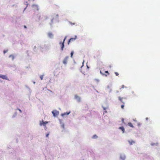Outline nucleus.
<instances>
[{
    "label": "nucleus",
    "instance_id": "f257e3e1",
    "mask_svg": "<svg viewBox=\"0 0 160 160\" xmlns=\"http://www.w3.org/2000/svg\"><path fill=\"white\" fill-rule=\"evenodd\" d=\"M126 158V156L124 153H121L119 154V160H125Z\"/></svg>",
    "mask_w": 160,
    "mask_h": 160
},
{
    "label": "nucleus",
    "instance_id": "f03ea898",
    "mask_svg": "<svg viewBox=\"0 0 160 160\" xmlns=\"http://www.w3.org/2000/svg\"><path fill=\"white\" fill-rule=\"evenodd\" d=\"M52 113L54 117L57 116L59 114V112L56 110L52 111Z\"/></svg>",
    "mask_w": 160,
    "mask_h": 160
},
{
    "label": "nucleus",
    "instance_id": "7ed1b4c3",
    "mask_svg": "<svg viewBox=\"0 0 160 160\" xmlns=\"http://www.w3.org/2000/svg\"><path fill=\"white\" fill-rule=\"evenodd\" d=\"M32 7L34 11L39 10L38 6L37 4H34L32 5Z\"/></svg>",
    "mask_w": 160,
    "mask_h": 160
},
{
    "label": "nucleus",
    "instance_id": "20e7f679",
    "mask_svg": "<svg viewBox=\"0 0 160 160\" xmlns=\"http://www.w3.org/2000/svg\"><path fill=\"white\" fill-rule=\"evenodd\" d=\"M48 37L50 38H53L54 37V34L51 32H49L47 33Z\"/></svg>",
    "mask_w": 160,
    "mask_h": 160
},
{
    "label": "nucleus",
    "instance_id": "39448f33",
    "mask_svg": "<svg viewBox=\"0 0 160 160\" xmlns=\"http://www.w3.org/2000/svg\"><path fill=\"white\" fill-rule=\"evenodd\" d=\"M0 78H2L3 79L7 80H9L8 78V77L6 75H3L2 74H0Z\"/></svg>",
    "mask_w": 160,
    "mask_h": 160
},
{
    "label": "nucleus",
    "instance_id": "423d86ee",
    "mask_svg": "<svg viewBox=\"0 0 160 160\" xmlns=\"http://www.w3.org/2000/svg\"><path fill=\"white\" fill-rule=\"evenodd\" d=\"M59 121L60 124L61 125V127L63 129H64V122H63L62 120L60 119H59Z\"/></svg>",
    "mask_w": 160,
    "mask_h": 160
},
{
    "label": "nucleus",
    "instance_id": "0eeeda50",
    "mask_svg": "<svg viewBox=\"0 0 160 160\" xmlns=\"http://www.w3.org/2000/svg\"><path fill=\"white\" fill-rule=\"evenodd\" d=\"M74 98L78 102H80L81 101V98L78 95H75Z\"/></svg>",
    "mask_w": 160,
    "mask_h": 160
},
{
    "label": "nucleus",
    "instance_id": "6e6552de",
    "mask_svg": "<svg viewBox=\"0 0 160 160\" xmlns=\"http://www.w3.org/2000/svg\"><path fill=\"white\" fill-rule=\"evenodd\" d=\"M68 58V56H66L64 58L63 61V64H64L65 65H66L67 64Z\"/></svg>",
    "mask_w": 160,
    "mask_h": 160
},
{
    "label": "nucleus",
    "instance_id": "1a4fd4ad",
    "mask_svg": "<svg viewBox=\"0 0 160 160\" xmlns=\"http://www.w3.org/2000/svg\"><path fill=\"white\" fill-rule=\"evenodd\" d=\"M48 123V122H44L43 120H42L41 122H40V124L41 126L43 125L44 126L46 127V124L47 123Z\"/></svg>",
    "mask_w": 160,
    "mask_h": 160
},
{
    "label": "nucleus",
    "instance_id": "9d476101",
    "mask_svg": "<svg viewBox=\"0 0 160 160\" xmlns=\"http://www.w3.org/2000/svg\"><path fill=\"white\" fill-rule=\"evenodd\" d=\"M70 113H71V111H69L68 112H64L63 113H62L61 114V115L63 117L66 115H68Z\"/></svg>",
    "mask_w": 160,
    "mask_h": 160
},
{
    "label": "nucleus",
    "instance_id": "9b49d317",
    "mask_svg": "<svg viewBox=\"0 0 160 160\" xmlns=\"http://www.w3.org/2000/svg\"><path fill=\"white\" fill-rule=\"evenodd\" d=\"M128 142L130 145H132L135 143V142L132 140H128Z\"/></svg>",
    "mask_w": 160,
    "mask_h": 160
},
{
    "label": "nucleus",
    "instance_id": "f8f14e48",
    "mask_svg": "<svg viewBox=\"0 0 160 160\" xmlns=\"http://www.w3.org/2000/svg\"><path fill=\"white\" fill-rule=\"evenodd\" d=\"M59 44H61V50L62 51L64 47V43H63V42L62 43L61 42H59Z\"/></svg>",
    "mask_w": 160,
    "mask_h": 160
},
{
    "label": "nucleus",
    "instance_id": "ddd939ff",
    "mask_svg": "<svg viewBox=\"0 0 160 160\" xmlns=\"http://www.w3.org/2000/svg\"><path fill=\"white\" fill-rule=\"evenodd\" d=\"M9 58H11L12 60H13L15 58V56L12 54L10 55L9 56Z\"/></svg>",
    "mask_w": 160,
    "mask_h": 160
},
{
    "label": "nucleus",
    "instance_id": "4468645a",
    "mask_svg": "<svg viewBox=\"0 0 160 160\" xmlns=\"http://www.w3.org/2000/svg\"><path fill=\"white\" fill-rule=\"evenodd\" d=\"M119 129L120 130H121L122 132V133H123L124 132V128L123 127H121L119 128Z\"/></svg>",
    "mask_w": 160,
    "mask_h": 160
},
{
    "label": "nucleus",
    "instance_id": "2eb2a0df",
    "mask_svg": "<svg viewBox=\"0 0 160 160\" xmlns=\"http://www.w3.org/2000/svg\"><path fill=\"white\" fill-rule=\"evenodd\" d=\"M76 38H77V36H75V38H71L70 39V40H69V42L73 41L75 40L76 39Z\"/></svg>",
    "mask_w": 160,
    "mask_h": 160
},
{
    "label": "nucleus",
    "instance_id": "dca6fc26",
    "mask_svg": "<svg viewBox=\"0 0 160 160\" xmlns=\"http://www.w3.org/2000/svg\"><path fill=\"white\" fill-rule=\"evenodd\" d=\"M17 112H15L13 115H12V118H15V117H16V116H17Z\"/></svg>",
    "mask_w": 160,
    "mask_h": 160
},
{
    "label": "nucleus",
    "instance_id": "f3484780",
    "mask_svg": "<svg viewBox=\"0 0 160 160\" xmlns=\"http://www.w3.org/2000/svg\"><path fill=\"white\" fill-rule=\"evenodd\" d=\"M158 144V143H151V145L152 146H157Z\"/></svg>",
    "mask_w": 160,
    "mask_h": 160
},
{
    "label": "nucleus",
    "instance_id": "a211bd4d",
    "mask_svg": "<svg viewBox=\"0 0 160 160\" xmlns=\"http://www.w3.org/2000/svg\"><path fill=\"white\" fill-rule=\"evenodd\" d=\"M28 89L29 92H30V93L31 92V90L30 88L27 85L25 86Z\"/></svg>",
    "mask_w": 160,
    "mask_h": 160
},
{
    "label": "nucleus",
    "instance_id": "6ab92c4d",
    "mask_svg": "<svg viewBox=\"0 0 160 160\" xmlns=\"http://www.w3.org/2000/svg\"><path fill=\"white\" fill-rule=\"evenodd\" d=\"M128 125L129 126H130V127H132V128H133V125L132 123H131L130 122H129L128 123Z\"/></svg>",
    "mask_w": 160,
    "mask_h": 160
},
{
    "label": "nucleus",
    "instance_id": "aec40b11",
    "mask_svg": "<svg viewBox=\"0 0 160 160\" xmlns=\"http://www.w3.org/2000/svg\"><path fill=\"white\" fill-rule=\"evenodd\" d=\"M98 138V136L96 135H95L92 136V138L93 139H96Z\"/></svg>",
    "mask_w": 160,
    "mask_h": 160
},
{
    "label": "nucleus",
    "instance_id": "412c9836",
    "mask_svg": "<svg viewBox=\"0 0 160 160\" xmlns=\"http://www.w3.org/2000/svg\"><path fill=\"white\" fill-rule=\"evenodd\" d=\"M122 98H121L120 97H118V99L120 101L122 102L123 103V102L122 101Z\"/></svg>",
    "mask_w": 160,
    "mask_h": 160
},
{
    "label": "nucleus",
    "instance_id": "4be33fe9",
    "mask_svg": "<svg viewBox=\"0 0 160 160\" xmlns=\"http://www.w3.org/2000/svg\"><path fill=\"white\" fill-rule=\"evenodd\" d=\"M43 75H41L40 76V78L41 80H42L43 79Z\"/></svg>",
    "mask_w": 160,
    "mask_h": 160
},
{
    "label": "nucleus",
    "instance_id": "5701e85b",
    "mask_svg": "<svg viewBox=\"0 0 160 160\" xmlns=\"http://www.w3.org/2000/svg\"><path fill=\"white\" fill-rule=\"evenodd\" d=\"M73 53H74V52H73V51H72V52H71V58H72V55H73Z\"/></svg>",
    "mask_w": 160,
    "mask_h": 160
},
{
    "label": "nucleus",
    "instance_id": "b1692460",
    "mask_svg": "<svg viewBox=\"0 0 160 160\" xmlns=\"http://www.w3.org/2000/svg\"><path fill=\"white\" fill-rule=\"evenodd\" d=\"M8 51V50H4L3 51L4 54H5Z\"/></svg>",
    "mask_w": 160,
    "mask_h": 160
},
{
    "label": "nucleus",
    "instance_id": "393cba45",
    "mask_svg": "<svg viewBox=\"0 0 160 160\" xmlns=\"http://www.w3.org/2000/svg\"><path fill=\"white\" fill-rule=\"evenodd\" d=\"M66 38H67V37L66 36L65 37V38H64V39H63V41L62 42H63L64 43V42H65V41L66 39Z\"/></svg>",
    "mask_w": 160,
    "mask_h": 160
},
{
    "label": "nucleus",
    "instance_id": "a878e982",
    "mask_svg": "<svg viewBox=\"0 0 160 160\" xmlns=\"http://www.w3.org/2000/svg\"><path fill=\"white\" fill-rule=\"evenodd\" d=\"M28 6L27 5L26 6V7L24 8V10H23V12H24V11L27 8V7Z\"/></svg>",
    "mask_w": 160,
    "mask_h": 160
},
{
    "label": "nucleus",
    "instance_id": "bb28decb",
    "mask_svg": "<svg viewBox=\"0 0 160 160\" xmlns=\"http://www.w3.org/2000/svg\"><path fill=\"white\" fill-rule=\"evenodd\" d=\"M124 85H122V86L121 88H120V89H121V88H124ZM125 88H126V87H125Z\"/></svg>",
    "mask_w": 160,
    "mask_h": 160
},
{
    "label": "nucleus",
    "instance_id": "cd10ccee",
    "mask_svg": "<svg viewBox=\"0 0 160 160\" xmlns=\"http://www.w3.org/2000/svg\"><path fill=\"white\" fill-rule=\"evenodd\" d=\"M121 107L123 109L124 107V105H122L121 106Z\"/></svg>",
    "mask_w": 160,
    "mask_h": 160
},
{
    "label": "nucleus",
    "instance_id": "c85d7f7f",
    "mask_svg": "<svg viewBox=\"0 0 160 160\" xmlns=\"http://www.w3.org/2000/svg\"><path fill=\"white\" fill-rule=\"evenodd\" d=\"M115 73L116 76H118V73L117 72H115Z\"/></svg>",
    "mask_w": 160,
    "mask_h": 160
},
{
    "label": "nucleus",
    "instance_id": "c756f323",
    "mask_svg": "<svg viewBox=\"0 0 160 160\" xmlns=\"http://www.w3.org/2000/svg\"><path fill=\"white\" fill-rule=\"evenodd\" d=\"M24 3L25 4H26L27 5V6L28 5V2H24Z\"/></svg>",
    "mask_w": 160,
    "mask_h": 160
},
{
    "label": "nucleus",
    "instance_id": "7c9ffc66",
    "mask_svg": "<svg viewBox=\"0 0 160 160\" xmlns=\"http://www.w3.org/2000/svg\"><path fill=\"white\" fill-rule=\"evenodd\" d=\"M36 48H37V47L36 46H34V47L33 48V49L35 51V49Z\"/></svg>",
    "mask_w": 160,
    "mask_h": 160
},
{
    "label": "nucleus",
    "instance_id": "2f4dec72",
    "mask_svg": "<svg viewBox=\"0 0 160 160\" xmlns=\"http://www.w3.org/2000/svg\"><path fill=\"white\" fill-rule=\"evenodd\" d=\"M102 108H103V110H106V108H105V107H103V106H102Z\"/></svg>",
    "mask_w": 160,
    "mask_h": 160
},
{
    "label": "nucleus",
    "instance_id": "473e14b6",
    "mask_svg": "<svg viewBox=\"0 0 160 160\" xmlns=\"http://www.w3.org/2000/svg\"><path fill=\"white\" fill-rule=\"evenodd\" d=\"M17 109H18L21 112H22V111L19 108H18Z\"/></svg>",
    "mask_w": 160,
    "mask_h": 160
},
{
    "label": "nucleus",
    "instance_id": "72a5a7b5",
    "mask_svg": "<svg viewBox=\"0 0 160 160\" xmlns=\"http://www.w3.org/2000/svg\"><path fill=\"white\" fill-rule=\"evenodd\" d=\"M100 73H101V74H102V75H105V74H104L103 73H102L101 72V71H100Z\"/></svg>",
    "mask_w": 160,
    "mask_h": 160
},
{
    "label": "nucleus",
    "instance_id": "f704fd0d",
    "mask_svg": "<svg viewBox=\"0 0 160 160\" xmlns=\"http://www.w3.org/2000/svg\"><path fill=\"white\" fill-rule=\"evenodd\" d=\"M49 135V133H48V134H46V137H48V136Z\"/></svg>",
    "mask_w": 160,
    "mask_h": 160
},
{
    "label": "nucleus",
    "instance_id": "c9c22d12",
    "mask_svg": "<svg viewBox=\"0 0 160 160\" xmlns=\"http://www.w3.org/2000/svg\"><path fill=\"white\" fill-rule=\"evenodd\" d=\"M84 61H83V62H82V66L81 67V68H82L83 66V63H84Z\"/></svg>",
    "mask_w": 160,
    "mask_h": 160
},
{
    "label": "nucleus",
    "instance_id": "e433bc0d",
    "mask_svg": "<svg viewBox=\"0 0 160 160\" xmlns=\"http://www.w3.org/2000/svg\"><path fill=\"white\" fill-rule=\"evenodd\" d=\"M124 119L123 118H122V121L123 122H124Z\"/></svg>",
    "mask_w": 160,
    "mask_h": 160
},
{
    "label": "nucleus",
    "instance_id": "4c0bfd02",
    "mask_svg": "<svg viewBox=\"0 0 160 160\" xmlns=\"http://www.w3.org/2000/svg\"><path fill=\"white\" fill-rule=\"evenodd\" d=\"M105 72H106V73H108V74H109V73H108V71H105Z\"/></svg>",
    "mask_w": 160,
    "mask_h": 160
},
{
    "label": "nucleus",
    "instance_id": "58836bf2",
    "mask_svg": "<svg viewBox=\"0 0 160 160\" xmlns=\"http://www.w3.org/2000/svg\"><path fill=\"white\" fill-rule=\"evenodd\" d=\"M96 80H97L98 82H99V79H96Z\"/></svg>",
    "mask_w": 160,
    "mask_h": 160
},
{
    "label": "nucleus",
    "instance_id": "ea45409f",
    "mask_svg": "<svg viewBox=\"0 0 160 160\" xmlns=\"http://www.w3.org/2000/svg\"><path fill=\"white\" fill-rule=\"evenodd\" d=\"M107 88H108V89H109V88H110V87H109V86H107Z\"/></svg>",
    "mask_w": 160,
    "mask_h": 160
},
{
    "label": "nucleus",
    "instance_id": "a19ab883",
    "mask_svg": "<svg viewBox=\"0 0 160 160\" xmlns=\"http://www.w3.org/2000/svg\"><path fill=\"white\" fill-rule=\"evenodd\" d=\"M104 112L105 113H107V111L106 110H105Z\"/></svg>",
    "mask_w": 160,
    "mask_h": 160
},
{
    "label": "nucleus",
    "instance_id": "79ce46f5",
    "mask_svg": "<svg viewBox=\"0 0 160 160\" xmlns=\"http://www.w3.org/2000/svg\"><path fill=\"white\" fill-rule=\"evenodd\" d=\"M38 17H39L38 20H40V16H39Z\"/></svg>",
    "mask_w": 160,
    "mask_h": 160
},
{
    "label": "nucleus",
    "instance_id": "37998d69",
    "mask_svg": "<svg viewBox=\"0 0 160 160\" xmlns=\"http://www.w3.org/2000/svg\"><path fill=\"white\" fill-rule=\"evenodd\" d=\"M146 120H148V118H146Z\"/></svg>",
    "mask_w": 160,
    "mask_h": 160
},
{
    "label": "nucleus",
    "instance_id": "c03bdc74",
    "mask_svg": "<svg viewBox=\"0 0 160 160\" xmlns=\"http://www.w3.org/2000/svg\"><path fill=\"white\" fill-rule=\"evenodd\" d=\"M56 16H57V17H58V14H57V15H56Z\"/></svg>",
    "mask_w": 160,
    "mask_h": 160
},
{
    "label": "nucleus",
    "instance_id": "a18cd8bd",
    "mask_svg": "<svg viewBox=\"0 0 160 160\" xmlns=\"http://www.w3.org/2000/svg\"><path fill=\"white\" fill-rule=\"evenodd\" d=\"M33 83L34 84H35V82H34H34H33Z\"/></svg>",
    "mask_w": 160,
    "mask_h": 160
},
{
    "label": "nucleus",
    "instance_id": "49530a36",
    "mask_svg": "<svg viewBox=\"0 0 160 160\" xmlns=\"http://www.w3.org/2000/svg\"><path fill=\"white\" fill-rule=\"evenodd\" d=\"M24 27L25 28H26V26H24Z\"/></svg>",
    "mask_w": 160,
    "mask_h": 160
},
{
    "label": "nucleus",
    "instance_id": "de8ad7c7",
    "mask_svg": "<svg viewBox=\"0 0 160 160\" xmlns=\"http://www.w3.org/2000/svg\"><path fill=\"white\" fill-rule=\"evenodd\" d=\"M87 67L88 68H89V67L88 66H87Z\"/></svg>",
    "mask_w": 160,
    "mask_h": 160
},
{
    "label": "nucleus",
    "instance_id": "09e8293b",
    "mask_svg": "<svg viewBox=\"0 0 160 160\" xmlns=\"http://www.w3.org/2000/svg\"><path fill=\"white\" fill-rule=\"evenodd\" d=\"M111 65H110V66H109V67L110 68H111Z\"/></svg>",
    "mask_w": 160,
    "mask_h": 160
},
{
    "label": "nucleus",
    "instance_id": "8fccbe9b",
    "mask_svg": "<svg viewBox=\"0 0 160 160\" xmlns=\"http://www.w3.org/2000/svg\"><path fill=\"white\" fill-rule=\"evenodd\" d=\"M53 20V19H52V20H51L52 22V20Z\"/></svg>",
    "mask_w": 160,
    "mask_h": 160
},
{
    "label": "nucleus",
    "instance_id": "3c124183",
    "mask_svg": "<svg viewBox=\"0 0 160 160\" xmlns=\"http://www.w3.org/2000/svg\"><path fill=\"white\" fill-rule=\"evenodd\" d=\"M111 91V90H110V91L109 92H110Z\"/></svg>",
    "mask_w": 160,
    "mask_h": 160
},
{
    "label": "nucleus",
    "instance_id": "603ef678",
    "mask_svg": "<svg viewBox=\"0 0 160 160\" xmlns=\"http://www.w3.org/2000/svg\"><path fill=\"white\" fill-rule=\"evenodd\" d=\"M106 76H107V75H105Z\"/></svg>",
    "mask_w": 160,
    "mask_h": 160
}]
</instances>
